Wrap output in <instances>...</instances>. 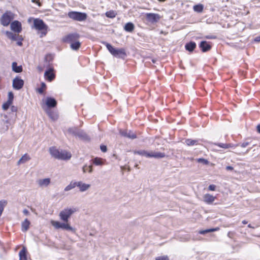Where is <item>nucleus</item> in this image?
<instances>
[{
	"label": "nucleus",
	"instance_id": "7",
	"mask_svg": "<svg viewBox=\"0 0 260 260\" xmlns=\"http://www.w3.org/2000/svg\"><path fill=\"white\" fill-rule=\"evenodd\" d=\"M68 16L70 18L78 21H84L87 18V15L86 13L75 11L69 12Z\"/></svg>",
	"mask_w": 260,
	"mask_h": 260
},
{
	"label": "nucleus",
	"instance_id": "40",
	"mask_svg": "<svg viewBox=\"0 0 260 260\" xmlns=\"http://www.w3.org/2000/svg\"><path fill=\"white\" fill-rule=\"evenodd\" d=\"M208 189L210 191H214L216 189V186L214 184H211L209 186Z\"/></svg>",
	"mask_w": 260,
	"mask_h": 260
},
{
	"label": "nucleus",
	"instance_id": "27",
	"mask_svg": "<svg viewBox=\"0 0 260 260\" xmlns=\"http://www.w3.org/2000/svg\"><path fill=\"white\" fill-rule=\"evenodd\" d=\"M6 35L7 36V37L10 40L13 41L17 40V36L16 35L13 34L12 32L7 31L6 32Z\"/></svg>",
	"mask_w": 260,
	"mask_h": 260
},
{
	"label": "nucleus",
	"instance_id": "2",
	"mask_svg": "<svg viewBox=\"0 0 260 260\" xmlns=\"http://www.w3.org/2000/svg\"><path fill=\"white\" fill-rule=\"evenodd\" d=\"M50 223L51 225L55 229H61L62 230H65L68 231H70L73 233L76 232L75 228L72 226L68 222H60L58 221H56L54 220H51L50 221Z\"/></svg>",
	"mask_w": 260,
	"mask_h": 260
},
{
	"label": "nucleus",
	"instance_id": "9",
	"mask_svg": "<svg viewBox=\"0 0 260 260\" xmlns=\"http://www.w3.org/2000/svg\"><path fill=\"white\" fill-rule=\"evenodd\" d=\"M23 80L17 77L13 79V87L15 89L19 90L23 87Z\"/></svg>",
	"mask_w": 260,
	"mask_h": 260
},
{
	"label": "nucleus",
	"instance_id": "54",
	"mask_svg": "<svg viewBox=\"0 0 260 260\" xmlns=\"http://www.w3.org/2000/svg\"><path fill=\"white\" fill-rule=\"evenodd\" d=\"M24 213H27V211H26V210H24Z\"/></svg>",
	"mask_w": 260,
	"mask_h": 260
},
{
	"label": "nucleus",
	"instance_id": "36",
	"mask_svg": "<svg viewBox=\"0 0 260 260\" xmlns=\"http://www.w3.org/2000/svg\"><path fill=\"white\" fill-rule=\"evenodd\" d=\"M46 87V85L44 82L41 83V88L37 89V91L40 93H42L44 91V89Z\"/></svg>",
	"mask_w": 260,
	"mask_h": 260
},
{
	"label": "nucleus",
	"instance_id": "37",
	"mask_svg": "<svg viewBox=\"0 0 260 260\" xmlns=\"http://www.w3.org/2000/svg\"><path fill=\"white\" fill-rule=\"evenodd\" d=\"M198 162L202 163L205 165H208L209 161L204 158H199L197 159Z\"/></svg>",
	"mask_w": 260,
	"mask_h": 260
},
{
	"label": "nucleus",
	"instance_id": "29",
	"mask_svg": "<svg viewBox=\"0 0 260 260\" xmlns=\"http://www.w3.org/2000/svg\"><path fill=\"white\" fill-rule=\"evenodd\" d=\"M193 9L195 12H202L203 10V5L202 4H199L194 5L193 7Z\"/></svg>",
	"mask_w": 260,
	"mask_h": 260
},
{
	"label": "nucleus",
	"instance_id": "25",
	"mask_svg": "<svg viewBox=\"0 0 260 260\" xmlns=\"http://www.w3.org/2000/svg\"><path fill=\"white\" fill-rule=\"evenodd\" d=\"M77 187V182L72 181L64 188V191H68Z\"/></svg>",
	"mask_w": 260,
	"mask_h": 260
},
{
	"label": "nucleus",
	"instance_id": "32",
	"mask_svg": "<svg viewBox=\"0 0 260 260\" xmlns=\"http://www.w3.org/2000/svg\"><path fill=\"white\" fill-rule=\"evenodd\" d=\"M116 15V13L114 11H109L106 13V16L110 18H114Z\"/></svg>",
	"mask_w": 260,
	"mask_h": 260
},
{
	"label": "nucleus",
	"instance_id": "10",
	"mask_svg": "<svg viewBox=\"0 0 260 260\" xmlns=\"http://www.w3.org/2000/svg\"><path fill=\"white\" fill-rule=\"evenodd\" d=\"M61 150V149H59L55 147L52 146L49 148V152L52 157L58 159Z\"/></svg>",
	"mask_w": 260,
	"mask_h": 260
},
{
	"label": "nucleus",
	"instance_id": "49",
	"mask_svg": "<svg viewBox=\"0 0 260 260\" xmlns=\"http://www.w3.org/2000/svg\"><path fill=\"white\" fill-rule=\"evenodd\" d=\"M256 128H257V132L260 133V124H258L257 127H256Z\"/></svg>",
	"mask_w": 260,
	"mask_h": 260
},
{
	"label": "nucleus",
	"instance_id": "46",
	"mask_svg": "<svg viewBox=\"0 0 260 260\" xmlns=\"http://www.w3.org/2000/svg\"><path fill=\"white\" fill-rule=\"evenodd\" d=\"M199 234H205L206 233H208V229L207 230H202V231H200L199 232Z\"/></svg>",
	"mask_w": 260,
	"mask_h": 260
},
{
	"label": "nucleus",
	"instance_id": "55",
	"mask_svg": "<svg viewBox=\"0 0 260 260\" xmlns=\"http://www.w3.org/2000/svg\"><path fill=\"white\" fill-rule=\"evenodd\" d=\"M248 227L251 228V226L250 224L248 225Z\"/></svg>",
	"mask_w": 260,
	"mask_h": 260
},
{
	"label": "nucleus",
	"instance_id": "15",
	"mask_svg": "<svg viewBox=\"0 0 260 260\" xmlns=\"http://www.w3.org/2000/svg\"><path fill=\"white\" fill-rule=\"evenodd\" d=\"M216 197L210 194L206 193L203 196V201L208 204H212L215 200Z\"/></svg>",
	"mask_w": 260,
	"mask_h": 260
},
{
	"label": "nucleus",
	"instance_id": "1",
	"mask_svg": "<svg viewBox=\"0 0 260 260\" xmlns=\"http://www.w3.org/2000/svg\"><path fill=\"white\" fill-rule=\"evenodd\" d=\"M76 211V208L75 207H67L59 212V217L61 220L68 222L71 216Z\"/></svg>",
	"mask_w": 260,
	"mask_h": 260
},
{
	"label": "nucleus",
	"instance_id": "51",
	"mask_svg": "<svg viewBox=\"0 0 260 260\" xmlns=\"http://www.w3.org/2000/svg\"><path fill=\"white\" fill-rule=\"evenodd\" d=\"M127 137L131 138H135L136 136L134 134H133L132 136H127Z\"/></svg>",
	"mask_w": 260,
	"mask_h": 260
},
{
	"label": "nucleus",
	"instance_id": "48",
	"mask_svg": "<svg viewBox=\"0 0 260 260\" xmlns=\"http://www.w3.org/2000/svg\"><path fill=\"white\" fill-rule=\"evenodd\" d=\"M254 41L256 42H259L260 41V36L255 38L254 39Z\"/></svg>",
	"mask_w": 260,
	"mask_h": 260
},
{
	"label": "nucleus",
	"instance_id": "6",
	"mask_svg": "<svg viewBox=\"0 0 260 260\" xmlns=\"http://www.w3.org/2000/svg\"><path fill=\"white\" fill-rule=\"evenodd\" d=\"M15 17V14L11 11L6 12L2 16L1 22L3 25L8 26Z\"/></svg>",
	"mask_w": 260,
	"mask_h": 260
},
{
	"label": "nucleus",
	"instance_id": "53",
	"mask_svg": "<svg viewBox=\"0 0 260 260\" xmlns=\"http://www.w3.org/2000/svg\"><path fill=\"white\" fill-rule=\"evenodd\" d=\"M31 20V18H29V19H28V21L29 22H30Z\"/></svg>",
	"mask_w": 260,
	"mask_h": 260
},
{
	"label": "nucleus",
	"instance_id": "13",
	"mask_svg": "<svg viewBox=\"0 0 260 260\" xmlns=\"http://www.w3.org/2000/svg\"><path fill=\"white\" fill-rule=\"evenodd\" d=\"M10 26L12 30L17 33L20 32L22 30L21 23L17 20L12 22Z\"/></svg>",
	"mask_w": 260,
	"mask_h": 260
},
{
	"label": "nucleus",
	"instance_id": "42",
	"mask_svg": "<svg viewBox=\"0 0 260 260\" xmlns=\"http://www.w3.org/2000/svg\"><path fill=\"white\" fill-rule=\"evenodd\" d=\"M101 150L102 152H105L107 151V147L105 145H101Z\"/></svg>",
	"mask_w": 260,
	"mask_h": 260
},
{
	"label": "nucleus",
	"instance_id": "19",
	"mask_svg": "<svg viewBox=\"0 0 260 260\" xmlns=\"http://www.w3.org/2000/svg\"><path fill=\"white\" fill-rule=\"evenodd\" d=\"M30 222L25 219L21 223V230L23 232H26L29 229Z\"/></svg>",
	"mask_w": 260,
	"mask_h": 260
},
{
	"label": "nucleus",
	"instance_id": "31",
	"mask_svg": "<svg viewBox=\"0 0 260 260\" xmlns=\"http://www.w3.org/2000/svg\"><path fill=\"white\" fill-rule=\"evenodd\" d=\"M7 204V201L5 200L0 201V217L1 216L3 212L5 206Z\"/></svg>",
	"mask_w": 260,
	"mask_h": 260
},
{
	"label": "nucleus",
	"instance_id": "18",
	"mask_svg": "<svg viewBox=\"0 0 260 260\" xmlns=\"http://www.w3.org/2000/svg\"><path fill=\"white\" fill-rule=\"evenodd\" d=\"M200 46L203 52H206L211 49V46L206 41L201 42Z\"/></svg>",
	"mask_w": 260,
	"mask_h": 260
},
{
	"label": "nucleus",
	"instance_id": "45",
	"mask_svg": "<svg viewBox=\"0 0 260 260\" xmlns=\"http://www.w3.org/2000/svg\"><path fill=\"white\" fill-rule=\"evenodd\" d=\"M11 109L12 112H16L17 110V108L16 107L12 105L11 107Z\"/></svg>",
	"mask_w": 260,
	"mask_h": 260
},
{
	"label": "nucleus",
	"instance_id": "24",
	"mask_svg": "<svg viewBox=\"0 0 260 260\" xmlns=\"http://www.w3.org/2000/svg\"><path fill=\"white\" fill-rule=\"evenodd\" d=\"M30 159L29 155H28L27 154H25L23 155L21 158L18 160V164L20 165L21 164L24 163L28 160H29Z\"/></svg>",
	"mask_w": 260,
	"mask_h": 260
},
{
	"label": "nucleus",
	"instance_id": "44",
	"mask_svg": "<svg viewBox=\"0 0 260 260\" xmlns=\"http://www.w3.org/2000/svg\"><path fill=\"white\" fill-rule=\"evenodd\" d=\"M31 1L32 3H36V4H37L39 7H40L41 6V4L39 2V0H31Z\"/></svg>",
	"mask_w": 260,
	"mask_h": 260
},
{
	"label": "nucleus",
	"instance_id": "16",
	"mask_svg": "<svg viewBox=\"0 0 260 260\" xmlns=\"http://www.w3.org/2000/svg\"><path fill=\"white\" fill-rule=\"evenodd\" d=\"M71 157L72 154L70 152L61 149L58 159L67 160L70 159Z\"/></svg>",
	"mask_w": 260,
	"mask_h": 260
},
{
	"label": "nucleus",
	"instance_id": "34",
	"mask_svg": "<svg viewBox=\"0 0 260 260\" xmlns=\"http://www.w3.org/2000/svg\"><path fill=\"white\" fill-rule=\"evenodd\" d=\"M93 163L95 165H103V161H102V159L101 158H98V157H96L93 160Z\"/></svg>",
	"mask_w": 260,
	"mask_h": 260
},
{
	"label": "nucleus",
	"instance_id": "22",
	"mask_svg": "<svg viewBox=\"0 0 260 260\" xmlns=\"http://www.w3.org/2000/svg\"><path fill=\"white\" fill-rule=\"evenodd\" d=\"M196 44L194 42H190L185 45V49L189 52L192 51L196 48Z\"/></svg>",
	"mask_w": 260,
	"mask_h": 260
},
{
	"label": "nucleus",
	"instance_id": "33",
	"mask_svg": "<svg viewBox=\"0 0 260 260\" xmlns=\"http://www.w3.org/2000/svg\"><path fill=\"white\" fill-rule=\"evenodd\" d=\"M83 171L84 173H85L86 172H88L89 173H91L92 172V169L91 166H84L83 167Z\"/></svg>",
	"mask_w": 260,
	"mask_h": 260
},
{
	"label": "nucleus",
	"instance_id": "30",
	"mask_svg": "<svg viewBox=\"0 0 260 260\" xmlns=\"http://www.w3.org/2000/svg\"><path fill=\"white\" fill-rule=\"evenodd\" d=\"M106 46L107 49L109 50V51L113 55H114V54L115 53V51L117 49L114 48L111 45H110V44H108V43H107Z\"/></svg>",
	"mask_w": 260,
	"mask_h": 260
},
{
	"label": "nucleus",
	"instance_id": "50",
	"mask_svg": "<svg viewBox=\"0 0 260 260\" xmlns=\"http://www.w3.org/2000/svg\"><path fill=\"white\" fill-rule=\"evenodd\" d=\"M226 169L227 170H232L233 169V168L231 166H227L226 167Z\"/></svg>",
	"mask_w": 260,
	"mask_h": 260
},
{
	"label": "nucleus",
	"instance_id": "17",
	"mask_svg": "<svg viewBox=\"0 0 260 260\" xmlns=\"http://www.w3.org/2000/svg\"><path fill=\"white\" fill-rule=\"evenodd\" d=\"M50 183V179L47 178L38 180V184L39 186L44 187L48 186Z\"/></svg>",
	"mask_w": 260,
	"mask_h": 260
},
{
	"label": "nucleus",
	"instance_id": "52",
	"mask_svg": "<svg viewBox=\"0 0 260 260\" xmlns=\"http://www.w3.org/2000/svg\"><path fill=\"white\" fill-rule=\"evenodd\" d=\"M242 223L243 224H246L247 223V222L246 220H243L242 221Z\"/></svg>",
	"mask_w": 260,
	"mask_h": 260
},
{
	"label": "nucleus",
	"instance_id": "12",
	"mask_svg": "<svg viewBox=\"0 0 260 260\" xmlns=\"http://www.w3.org/2000/svg\"><path fill=\"white\" fill-rule=\"evenodd\" d=\"M56 104V101L54 98L47 97L45 100V105L43 104L42 106L43 109H45V105L47 107H54Z\"/></svg>",
	"mask_w": 260,
	"mask_h": 260
},
{
	"label": "nucleus",
	"instance_id": "11",
	"mask_svg": "<svg viewBox=\"0 0 260 260\" xmlns=\"http://www.w3.org/2000/svg\"><path fill=\"white\" fill-rule=\"evenodd\" d=\"M90 186V184L86 183L81 181L77 182V187L81 192H84L88 190Z\"/></svg>",
	"mask_w": 260,
	"mask_h": 260
},
{
	"label": "nucleus",
	"instance_id": "35",
	"mask_svg": "<svg viewBox=\"0 0 260 260\" xmlns=\"http://www.w3.org/2000/svg\"><path fill=\"white\" fill-rule=\"evenodd\" d=\"M185 143L188 146L194 145L197 144V141L191 139H187L185 141Z\"/></svg>",
	"mask_w": 260,
	"mask_h": 260
},
{
	"label": "nucleus",
	"instance_id": "3",
	"mask_svg": "<svg viewBox=\"0 0 260 260\" xmlns=\"http://www.w3.org/2000/svg\"><path fill=\"white\" fill-rule=\"evenodd\" d=\"M79 38L77 34H71L67 36L64 39V41L71 43V48L72 50H77L80 47V43L79 41H74Z\"/></svg>",
	"mask_w": 260,
	"mask_h": 260
},
{
	"label": "nucleus",
	"instance_id": "8",
	"mask_svg": "<svg viewBox=\"0 0 260 260\" xmlns=\"http://www.w3.org/2000/svg\"><path fill=\"white\" fill-rule=\"evenodd\" d=\"M146 17L148 22L153 23L157 22L161 18L159 14L153 13H146Z\"/></svg>",
	"mask_w": 260,
	"mask_h": 260
},
{
	"label": "nucleus",
	"instance_id": "41",
	"mask_svg": "<svg viewBox=\"0 0 260 260\" xmlns=\"http://www.w3.org/2000/svg\"><path fill=\"white\" fill-rule=\"evenodd\" d=\"M219 146L220 147H222V148H228L231 146L229 144H219Z\"/></svg>",
	"mask_w": 260,
	"mask_h": 260
},
{
	"label": "nucleus",
	"instance_id": "5",
	"mask_svg": "<svg viewBox=\"0 0 260 260\" xmlns=\"http://www.w3.org/2000/svg\"><path fill=\"white\" fill-rule=\"evenodd\" d=\"M34 26L36 29L42 30L41 37L44 36L47 34L48 26L44 23L42 20L40 19H34Z\"/></svg>",
	"mask_w": 260,
	"mask_h": 260
},
{
	"label": "nucleus",
	"instance_id": "20",
	"mask_svg": "<svg viewBox=\"0 0 260 260\" xmlns=\"http://www.w3.org/2000/svg\"><path fill=\"white\" fill-rule=\"evenodd\" d=\"M125 52L124 49H117L114 56L121 57L125 56Z\"/></svg>",
	"mask_w": 260,
	"mask_h": 260
},
{
	"label": "nucleus",
	"instance_id": "43",
	"mask_svg": "<svg viewBox=\"0 0 260 260\" xmlns=\"http://www.w3.org/2000/svg\"><path fill=\"white\" fill-rule=\"evenodd\" d=\"M219 230V228H216L208 229V233H209V232H213L217 231H218Z\"/></svg>",
	"mask_w": 260,
	"mask_h": 260
},
{
	"label": "nucleus",
	"instance_id": "4",
	"mask_svg": "<svg viewBox=\"0 0 260 260\" xmlns=\"http://www.w3.org/2000/svg\"><path fill=\"white\" fill-rule=\"evenodd\" d=\"M135 153L146 157H154L156 158H162L165 156V154L164 153L153 151L148 152L145 150L135 151Z\"/></svg>",
	"mask_w": 260,
	"mask_h": 260
},
{
	"label": "nucleus",
	"instance_id": "38",
	"mask_svg": "<svg viewBox=\"0 0 260 260\" xmlns=\"http://www.w3.org/2000/svg\"><path fill=\"white\" fill-rule=\"evenodd\" d=\"M14 95L12 92L10 91L8 94V100L13 102Z\"/></svg>",
	"mask_w": 260,
	"mask_h": 260
},
{
	"label": "nucleus",
	"instance_id": "14",
	"mask_svg": "<svg viewBox=\"0 0 260 260\" xmlns=\"http://www.w3.org/2000/svg\"><path fill=\"white\" fill-rule=\"evenodd\" d=\"M44 76L46 80L51 81L55 78V74L53 68H49L44 73Z\"/></svg>",
	"mask_w": 260,
	"mask_h": 260
},
{
	"label": "nucleus",
	"instance_id": "47",
	"mask_svg": "<svg viewBox=\"0 0 260 260\" xmlns=\"http://www.w3.org/2000/svg\"><path fill=\"white\" fill-rule=\"evenodd\" d=\"M23 40V39L22 38H21L20 39V41H18L17 44L19 46H21L22 45V42H21V41Z\"/></svg>",
	"mask_w": 260,
	"mask_h": 260
},
{
	"label": "nucleus",
	"instance_id": "26",
	"mask_svg": "<svg viewBox=\"0 0 260 260\" xmlns=\"http://www.w3.org/2000/svg\"><path fill=\"white\" fill-rule=\"evenodd\" d=\"M134 28V25L132 23H127L124 26V29L127 31H132Z\"/></svg>",
	"mask_w": 260,
	"mask_h": 260
},
{
	"label": "nucleus",
	"instance_id": "39",
	"mask_svg": "<svg viewBox=\"0 0 260 260\" xmlns=\"http://www.w3.org/2000/svg\"><path fill=\"white\" fill-rule=\"evenodd\" d=\"M155 260H169V259L168 256L164 255L156 257Z\"/></svg>",
	"mask_w": 260,
	"mask_h": 260
},
{
	"label": "nucleus",
	"instance_id": "28",
	"mask_svg": "<svg viewBox=\"0 0 260 260\" xmlns=\"http://www.w3.org/2000/svg\"><path fill=\"white\" fill-rule=\"evenodd\" d=\"M12 103L13 102L7 100V101L6 102H5L2 105L3 109L4 110H7V109H8L9 107H10L12 106Z\"/></svg>",
	"mask_w": 260,
	"mask_h": 260
},
{
	"label": "nucleus",
	"instance_id": "23",
	"mask_svg": "<svg viewBox=\"0 0 260 260\" xmlns=\"http://www.w3.org/2000/svg\"><path fill=\"white\" fill-rule=\"evenodd\" d=\"M19 260H26V249L24 247L19 253Z\"/></svg>",
	"mask_w": 260,
	"mask_h": 260
},
{
	"label": "nucleus",
	"instance_id": "21",
	"mask_svg": "<svg viewBox=\"0 0 260 260\" xmlns=\"http://www.w3.org/2000/svg\"><path fill=\"white\" fill-rule=\"evenodd\" d=\"M12 70L15 73H20L22 71V67L21 66H17V63L15 62L12 63Z\"/></svg>",
	"mask_w": 260,
	"mask_h": 260
}]
</instances>
